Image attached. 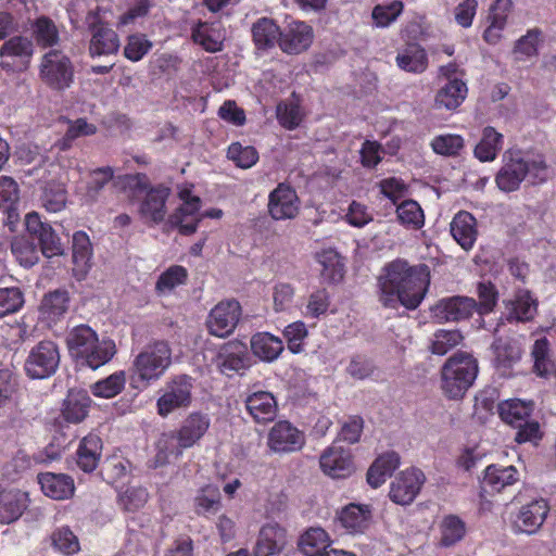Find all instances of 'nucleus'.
I'll return each instance as SVG.
<instances>
[{
	"label": "nucleus",
	"mask_w": 556,
	"mask_h": 556,
	"mask_svg": "<svg viewBox=\"0 0 556 556\" xmlns=\"http://www.w3.org/2000/svg\"><path fill=\"white\" fill-rule=\"evenodd\" d=\"M66 343L71 355L79 364L91 369L103 366L116 353L115 343L112 340L99 341L96 331L87 325L74 327L66 338Z\"/></svg>",
	"instance_id": "7ed1b4c3"
},
{
	"label": "nucleus",
	"mask_w": 556,
	"mask_h": 556,
	"mask_svg": "<svg viewBox=\"0 0 556 556\" xmlns=\"http://www.w3.org/2000/svg\"><path fill=\"white\" fill-rule=\"evenodd\" d=\"M477 294L479 303L476 312L480 316L491 313L498 300V292L495 286L490 281H481L477 286Z\"/></svg>",
	"instance_id": "0e129e2a"
},
{
	"label": "nucleus",
	"mask_w": 556,
	"mask_h": 556,
	"mask_svg": "<svg viewBox=\"0 0 556 556\" xmlns=\"http://www.w3.org/2000/svg\"><path fill=\"white\" fill-rule=\"evenodd\" d=\"M172 364V349L165 340L147 344L135 357L132 368L142 381L157 380Z\"/></svg>",
	"instance_id": "0eeeda50"
},
{
	"label": "nucleus",
	"mask_w": 556,
	"mask_h": 556,
	"mask_svg": "<svg viewBox=\"0 0 556 556\" xmlns=\"http://www.w3.org/2000/svg\"><path fill=\"white\" fill-rule=\"evenodd\" d=\"M400 465V456L395 452H389L379 456L367 471V482L372 488H378L383 484L388 477H391L393 471Z\"/></svg>",
	"instance_id": "72a5a7b5"
},
{
	"label": "nucleus",
	"mask_w": 556,
	"mask_h": 556,
	"mask_svg": "<svg viewBox=\"0 0 556 556\" xmlns=\"http://www.w3.org/2000/svg\"><path fill=\"white\" fill-rule=\"evenodd\" d=\"M182 204L169 215L168 223L172 227H177L184 236H190L198 229V224L202 216L199 215L200 198L191 195L189 190H182L179 193Z\"/></svg>",
	"instance_id": "2eb2a0df"
},
{
	"label": "nucleus",
	"mask_w": 556,
	"mask_h": 556,
	"mask_svg": "<svg viewBox=\"0 0 556 556\" xmlns=\"http://www.w3.org/2000/svg\"><path fill=\"white\" fill-rule=\"evenodd\" d=\"M27 507V494L18 491H2L0 493V522L10 523L18 519Z\"/></svg>",
	"instance_id": "473e14b6"
},
{
	"label": "nucleus",
	"mask_w": 556,
	"mask_h": 556,
	"mask_svg": "<svg viewBox=\"0 0 556 556\" xmlns=\"http://www.w3.org/2000/svg\"><path fill=\"white\" fill-rule=\"evenodd\" d=\"M450 230L464 250L472 249L478 236L477 220L472 214L466 211L458 212L450 224Z\"/></svg>",
	"instance_id": "bb28decb"
},
{
	"label": "nucleus",
	"mask_w": 556,
	"mask_h": 556,
	"mask_svg": "<svg viewBox=\"0 0 556 556\" xmlns=\"http://www.w3.org/2000/svg\"><path fill=\"white\" fill-rule=\"evenodd\" d=\"M114 179V169L111 166L99 167L90 172L86 195L91 201H97L101 190Z\"/></svg>",
	"instance_id": "bf43d9fd"
},
{
	"label": "nucleus",
	"mask_w": 556,
	"mask_h": 556,
	"mask_svg": "<svg viewBox=\"0 0 556 556\" xmlns=\"http://www.w3.org/2000/svg\"><path fill=\"white\" fill-rule=\"evenodd\" d=\"M188 278V271L180 265H173L162 273L156 281L155 290L159 293H166L176 287L185 285Z\"/></svg>",
	"instance_id": "603ef678"
},
{
	"label": "nucleus",
	"mask_w": 556,
	"mask_h": 556,
	"mask_svg": "<svg viewBox=\"0 0 556 556\" xmlns=\"http://www.w3.org/2000/svg\"><path fill=\"white\" fill-rule=\"evenodd\" d=\"M548 177L549 167L542 153L516 151L504 154V164L495 181L501 190L511 192L519 189L525 179L532 185H538L545 182Z\"/></svg>",
	"instance_id": "f03ea898"
},
{
	"label": "nucleus",
	"mask_w": 556,
	"mask_h": 556,
	"mask_svg": "<svg viewBox=\"0 0 556 556\" xmlns=\"http://www.w3.org/2000/svg\"><path fill=\"white\" fill-rule=\"evenodd\" d=\"M102 451V441L96 434L85 437L77 448V466L85 472L93 471L100 460Z\"/></svg>",
	"instance_id": "2f4dec72"
},
{
	"label": "nucleus",
	"mask_w": 556,
	"mask_h": 556,
	"mask_svg": "<svg viewBox=\"0 0 556 556\" xmlns=\"http://www.w3.org/2000/svg\"><path fill=\"white\" fill-rule=\"evenodd\" d=\"M299 546L303 555L329 556V536L321 528H311L302 534Z\"/></svg>",
	"instance_id": "ea45409f"
},
{
	"label": "nucleus",
	"mask_w": 556,
	"mask_h": 556,
	"mask_svg": "<svg viewBox=\"0 0 556 556\" xmlns=\"http://www.w3.org/2000/svg\"><path fill=\"white\" fill-rule=\"evenodd\" d=\"M313 41V29L304 22L291 23L280 35L279 47L289 54L305 51Z\"/></svg>",
	"instance_id": "5701e85b"
},
{
	"label": "nucleus",
	"mask_w": 556,
	"mask_h": 556,
	"mask_svg": "<svg viewBox=\"0 0 556 556\" xmlns=\"http://www.w3.org/2000/svg\"><path fill=\"white\" fill-rule=\"evenodd\" d=\"M396 64L406 72L422 73L428 66V56L419 45L409 43L397 53Z\"/></svg>",
	"instance_id": "4c0bfd02"
},
{
	"label": "nucleus",
	"mask_w": 556,
	"mask_h": 556,
	"mask_svg": "<svg viewBox=\"0 0 556 556\" xmlns=\"http://www.w3.org/2000/svg\"><path fill=\"white\" fill-rule=\"evenodd\" d=\"M215 363L219 371L226 376L230 377L235 372H239L249 366L247 345L238 340L223 344L216 355Z\"/></svg>",
	"instance_id": "6ab92c4d"
},
{
	"label": "nucleus",
	"mask_w": 556,
	"mask_h": 556,
	"mask_svg": "<svg viewBox=\"0 0 556 556\" xmlns=\"http://www.w3.org/2000/svg\"><path fill=\"white\" fill-rule=\"evenodd\" d=\"M148 492L141 486H128L118 496L119 506L126 511H136L144 506Z\"/></svg>",
	"instance_id": "774afa93"
},
{
	"label": "nucleus",
	"mask_w": 556,
	"mask_h": 556,
	"mask_svg": "<svg viewBox=\"0 0 556 556\" xmlns=\"http://www.w3.org/2000/svg\"><path fill=\"white\" fill-rule=\"evenodd\" d=\"M91 399L85 390H71L64 401L62 415L72 424L81 422L88 415Z\"/></svg>",
	"instance_id": "c756f323"
},
{
	"label": "nucleus",
	"mask_w": 556,
	"mask_h": 556,
	"mask_svg": "<svg viewBox=\"0 0 556 556\" xmlns=\"http://www.w3.org/2000/svg\"><path fill=\"white\" fill-rule=\"evenodd\" d=\"M191 37L205 51L214 53L223 50L226 30L220 22H199L192 28Z\"/></svg>",
	"instance_id": "393cba45"
},
{
	"label": "nucleus",
	"mask_w": 556,
	"mask_h": 556,
	"mask_svg": "<svg viewBox=\"0 0 556 556\" xmlns=\"http://www.w3.org/2000/svg\"><path fill=\"white\" fill-rule=\"evenodd\" d=\"M60 364V352L55 342L43 340L37 343L25 361V371L33 379H45L55 372Z\"/></svg>",
	"instance_id": "9d476101"
},
{
	"label": "nucleus",
	"mask_w": 556,
	"mask_h": 556,
	"mask_svg": "<svg viewBox=\"0 0 556 556\" xmlns=\"http://www.w3.org/2000/svg\"><path fill=\"white\" fill-rule=\"evenodd\" d=\"M227 157L235 162L240 168H250L258 161V152L252 146H242L240 142H233L229 146Z\"/></svg>",
	"instance_id": "4d7b16f0"
},
{
	"label": "nucleus",
	"mask_w": 556,
	"mask_h": 556,
	"mask_svg": "<svg viewBox=\"0 0 556 556\" xmlns=\"http://www.w3.org/2000/svg\"><path fill=\"white\" fill-rule=\"evenodd\" d=\"M210 418L205 414L192 413L182 422L177 433H164L159 442L157 457L166 458L168 454H181V448L191 447L207 431Z\"/></svg>",
	"instance_id": "423d86ee"
},
{
	"label": "nucleus",
	"mask_w": 556,
	"mask_h": 556,
	"mask_svg": "<svg viewBox=\"0 0 556 556\" xmlns=\"http://www.w3.org/2000/svg\"><path fill=\"white\" fill-rule=\"evenodd\" d=\"M52 546L64 555L76 554L80 549L79 541L68 527L54 530L51 534Z\"/></svg>",
	"instance_id": "5fc2aeb1"
},
{
	"label": "nucleus",
	"mask_w": 556,
	"mask_h": 556,
	"mask_svg": "<svg viewBox=\"0 0 556 556\" xmlns=\"http://www.w3.org/2000/svg\"><path fill=\"white\" fill-rule=\"evenodd\" d=\"M466 533L465 522L455 515L446 516L441 523V540L443 546H452L459 542Z\"/></svg>",
	"instance_id": "3c124183"
},
{
	"label": "nucleus",
	"mask_w": 556,
	"mask_h": 556,
	"mask_svg": "<svg viewBox=\"0 0 556 556\" xmlns=\"http://www.w3.org/2000/svg\"><path fill=\"white\" fill-rule=\"evenodd\" d=\"M478 303L473 298L454 295L440 300L435 307V316L445 321L468 319L477 311Z\"/></svg>",
	"instance_id": "aec40b11"
},
{
	"label": "nucleus",
	"mask_w": 556,
	"mask_h": 556,
	"mask_svg": "<svg viewBox=\"0 0 556 556\" xmlns=\"http://www.w3.org/2000/svg\"><path fill=\"white\" fill-rule=\"evenodd\" d=\"M12 254L24 267H31L39 261V252L34 244L26 238H15L11 243Z\"/></svg>",
	"instance_id": "864d4df0"
},
{
	"label": "nucleus",
	"mask_w": 556,
	"mask_h": 556,
	"mask_svg": "<svg viewBox=\"0 0 556 556\" xmlns=\"http://www.w3.org/2000/svg\"><path fill=\"white\" fill-rule=\"evenodd\" d=\"M304 442L301 431L289 421H279L270 429L267 445L275 453H292L301 450Z\"/></svg>",
	"instance_id": "a211bd4d"
},
{
	"label": "nucleus",
	"mask_w": 556,
	"mask_h": 556,
	"mask_svg": "<svg viewBox=\"0 0 556 556\" xmlns=\"http://www.w3.org/2000/svg\"><path fill=\"white\" fill-rule=\"evenodd\" d=\"M42 205L47 211L56 213L64 208L66 190L62 184L49 182L45 186L41 195Z\"/></svg>",
	"instance_id": "13d9d810"
},
{
	"label": "nucleus",
	"mask_w": 556,
	"mask_h": 556,
	"mask_svg": "<svg viewBox=\"0 0 556 556\" xmlns=\"http://www.w3.org/2000/svg\"><path fill=\"white\" fill-rule=\"evenodd\" d=\"M71 295L64 289H55L46 293L39 304L38 312L40 318L49 326L56 324L64 318L70 309Z\"/></svg>",
	"instance_id": "412c9836"
},
{
	"label": "nucleus",
	"mask_w": 556,
	"mask_h": 556,
	"mask_svg": "<svg viewBox=\"0 0 556 556\" xmlns=\"http://www.w3.org/2000/svg\"><path fill=\"white\" fill-rule=\"evenodd\" d=\"M92 257V245L88 235L76 231L73 235V262L80 271H87Z\"/></svg>",
	"instance_id": "de8ad7c7"
},
{
	"label": "nucleus",
	"mask_w": 556,
	"mask_h": 556,
	"mask_svg": "<svg viewBox=\"0 0 556 556\" xmlns=\"http://www.w3.org/2000/svg\"><path fill=\"white\" fill-rule=\"evenodd\" d=\"M371 511L367 505L350 504L340 514L342 526L350 532H363L369 525Z\"/></svg>",
	"instance_id": "58836bf2"
},
{
	"label": "nucleus",
	"mask_w": 556,
	"mask_h": 556,
	"mask_svg": "<svg viewBox=\"0 0 556 556\" xmlns=\"http://www.w3.org/2000/svg\"><path fill=\"white\" fill-rule=\"evenodd\" d=\"M464 337L458 330L439 329L433 333L429 350L432 354L445 355L458 346Z\"/></svg>",
	"instance_id": "8fccbe9b"
},
{
	"label": "nucleus",
	"mask_w": 556,
	"mask_h": 556,
	"mask_svg": "<svg viewBox=\"0 0 556 556\" xmlns=\"http://www.w3.org/2000/svg\"><path fill=\"white\" fill-rule=\"evenodd\" d=\"M96 130L97 127L93 124L87 123L84 118H78L70 124L64 137L56 142V146L60 150H67L76 138L93 135Z\"/></svg>",
	"instance_id": "69168bd1"
},
{
	"label": "nucleus",
	"mask_w": 556,
	"mask_h": 556,
	"mask_svg": "<svg viewBox=\"0 0 556 556\" xmlns=\"http://www.w3.org/2000/svg\"><path fill=\"white\" fill-rule=\"evenodd\" d=\"M467 92V85L462 79H451L438 91L435 96V104L439 108L454 110L463 103Z\"/></svg>",
	"instance_id": "e433bc0d"
},
{
	"label": "nucleus",
	"mask_w": 556,
	"mask_h": 556,
	"mask_svg": "<svg viewBox=\"0 0 556 556\" xmlns=\"http://www.w3.org/2000/svg\"><path fill=\"white\" fill-rule=\"evenodd\" d=\"M431 147L437 154L455 156L464 148V139L459 135H440L432 140Z\"/></svg>",
	"instance_id": "338daca9"
},
{
	"label": "nucleus",
	"mask_w": 556,
	"mask_h": 556,
	"mask_svg": "<svg viewBox=\"0 0 556 556\" xmlns=\"http://www.w3.org/2000/svg\"><path fill=\"white\" fill-rule=\"evenodd\" d=\"M549 507L543 498L523 505L519 511L516 527L525 533H535L543 525Z\"/></svg>",
	"instance_id": "cd10ccee"
},
{
	"label": "nucleus",
	"mask_w": 556,
	"mask_h": 556,
	"mask_svg": "<svg viewBox=\"0 0 556 556\" xmlns=\"http://www.w3.org/2000/svg\"><path fill=\"white\" fill-rule=\"evenodd\" d=\"M39 77L50 89L63 91L74 81V65L63 51L51 49L41 58Z\"/></svg>",
	"instance_id": "6e6552de"
},
{
	"label": "nucleus",
	"mask_w": 556,
	"mask_h": 556,
	"mask_svg": "<svg viewBox=\"0 0 556 556\" xmlns=\"http://www.w3.org/2000/svg\"><path fill=\"white\" fill-rule=\"evenodd\" d=\"M494 362L498 369L505 374L521 358L522 350L518 340L513 338H498L493 343Z\"/></svg>",
	"instance_id": "7c9ffc66"
},
{
	"label": "nucleus",
	"mask_w": 556,
	"mask_h": 556,
	"mask_svg": "<svg viewBox=\"0 0 556 556\" xmlns=\"http://www.w3.org/2000/svg\"><path fill=\"white\" fill-rule=\"evenodd\" d=\"M251 350L262 361L273 362L283 351V343L279 338L268 332H260L252 337Z\"/></svg>",
	"instance_id": "f704fd0d"
},
{
	"label": "nucleus",
	"mask_w": 556,
	"mask_h": 556,
	"mask_svg": "<svg viewBox=\"0 0 556 556\" xmlns=\"http://www.w3.org/2000/svg\"><path fill=\"white\" fill-rule=\"evenodd\" d=\"M125 383L126 376L125 372L121 370L91 384L90 391L97 397L112 399L123 391Z\"/></svg>",
	"instance_id": "49530a36"
},
{
	"label": "nucleus",
	"mask_w": 556,
	"mask_h": 556,
	"mask_svg": "<svg viewBox=\"0 0 556 556\" xmlns=\"http://www.w3.org/2000/svg\"><path fill=\"white\" fill-rule=\"evenodd\" d=\"M33 35L40 48H52L60 41L59 30L54 22L47 17H38L33 24Z\"/></svg>",
	"instance_id": "a18cd8bd"
},
{
	"label": "nucleus",
	"mask_w": 556,
	"mask_h": 556,
	"mask_svg": "<svg viewBox=\"0 0 556 556\" xmlns=\"http://www.w3.org/2000/svg\"><path fill=\"white\" fill-rule=\"evenodd\" d=\"M503 146V135L493 127L483 129L482 138L475 148V155L482 162L493 161Z\"/></svg>",
	"instance_id": "79ce46f5"
},
{
	"label": "nucleus",
	"mask_w": 556,
	"mask_h": 556,
	"mask_svg": "<svg viewBox=\"0 0 556 556\" xmlns=\"http://www.w3.org/2000/svg\"><path fill=\"white\" fill-rule=\"evenodd\" d=\"M244 404L247 412L255 422L266 424L273 421L277 415V402L270 392H253L245 397Z\"/></svg>",
	"instance_id": "b1692460"
},
{
	"label": "nucleus",
	"mask_w": 556,
	"mask_h": 556,
	"mask_svg": "<svg viewBox=\"0 0 556 556\" xmlns=\"http://www.w3.org/2000/svg\"><path fill=\"white\" fill-rule=\"evenodd\" d=\"M193 388V379L187 375H178L167 381L156 403L159 415L166 417L177 409L189 407Z\"/></svg>",
	"instance_id": "1a4fd4ad"
},
{
	"label": "nucleus",
	"mask_w": 556,
	"mask_h": 556,
	"mask_svg": "<svg viewBox=\"0 0 556 556\" xmlns=\"http://www.w3.org/2000/svg\"><path fill=\"white\" fill-rule=\"evenodd\" d=\"M301 201L296 191L281 182L268 195V213L275 220L293 219L300 212Z\"/></svg>",
	"instance_id": "4468645a"
},
{
	"label": "nucleus",
	"mask_w": 556,
	"mask_h": 556,
	"mask_svg": "<svg viewBox=\"0 0 556 556\" xmlns=\"http://www.w3.org/2000/svg\"><path fill=\"white\" fill-rule=\"evenodd\" d=\"M533 410L532 402H523L520 400H509L498 405V413L503 421L511 426L523 422L528 419Z\"/></svg>",
	"instance_id": "37998d69"
},
{
	"label": "nucleus",
	"mask_w": 556,
	"mask_h": 556,
	"mask_svg": "<svg viewBox=\"0 0 556 556\" xmlns=\"http://www.w3.org/2000/svg\"><path fill=\"white\" fill-rule=\"evenodd\" d=\"M153 47L143 34H134L128 36L127 43L124 48V55L126 59L138 62L140 61Z\"/></svg>",
	"instance_id": "680f3d73"
},
{
	"label": "nucleus",
	"mask_w": 556,
	"mask_h": 556,
	"mask_svg": "<svg viewBox=\"0 0 556 556\" xmlns=\"http://www.w3.org/2000/svg\"><path fill=\"white\" fill-rule=\"evenodd\" d=\"M318 263L323 266L321 276L336 283L344 277V263L341 256L332 249L324 250L317 255Z\"/></svg>",
	"instance_id": "c03bdc74"
},
{
	"label": "nucleus",
	"mask_w": 556,
	"mask_h": 556,
	"mask_svg": "<svg viewBox=\"0 0 556 556\" xmlns=\"http://www.w3.org/2000/svg\"><path fill=\"white\" fill-rule=\"evenodd\" d=\"M24 302V293L18 287L0 288V318L18 312Z\"/></svg>",
	"instance_id": "6e6d98bb"
},
{
	"label": "nucleus",
	"mask_w": 556,
	"mask_h": 556,
	"mask_svg": "<svg viewBox=\"0 0 556 556\" xmlns=\"http://www.w3.org/2000/svg\"><path fill=\"white\" fill-rule=\"evenodd\" d=\"M549 342L546 338L535 340L531 355L534 361V371L540 377H546L549 374Z\"/></svg>",
	"instance_id": "e2e57ef3"
},
{
	"label": "nucleus",
	"mask_w": 556,
	"mask_h": 556,
	"mask_svg": "<svg viewBox=\"0 0 556 556\" xmlns=\"http://www.w3.org/2000/svg\"><path fill=\"white\" fill-rule=\"evenodd\" d=\"M323 471L336 479L346 478L354 471V466L349 450L332 445L320 456Z\"/></svg>",
	"instance_id": "4be33fe9"
},
{
	"label": "nucleus",
	"mask_w": 556,
	"mask_h": 556,
	"mask_svg": "<svg viewBox=\"0 0 556 556\" xmlns=\"http://www.w3.org/2000/svg\"><path fill=\"white\" fill-rule=\"evenodd\" d=\"M479 371L477 359L468 352H457L441 368V389L452 400L462 399Z\"/></svg>",
	"instance_id": "20e7f679"
},
{
	"label": "nucleus",
	"mask_w": 556,
	"mask_h": 556,
	"mask_svg": "<svg viewBox=\"0 0 556 556\" xmlns=\"http://www.w3.org/2000/svg\"><path fill=\"white\" fill-rule=\"evenodd\" d=\"M430 286V268L427 264L410 265L404 258L387 263L378 276L379 301L384 307L416 309Z\"/></svg>",
	"instance_id": "f257e3e1"
},
{
	"label": "nucleus",
	"mask_w": 556,
	"mask_h": 556,
	"mask_svg": "<svg viewBox=\"0 0 556 556\" xmlns=\"http://www.w3.org/2000/svg\"><path fill=\"white\" fill-rule=\"evenodd\" d=\"M426 477L420 469H406L391 483L390 500L399 505H408L420 492Z\"/></svg>",
	"instance_id": "f3484780"
},
{
	"label": "nucleus",
	"mask_w": 556,
	"mask_h": 556,
	"mask_svg": "<svg viewBox=\"0 0 556 556\" xmlns=\"http://www.w3.org/2000/svg\"><path fill=\"white\" fill-rule=\"evenodd\" d=\"M115 185H122L131 189L136 194L146 192L139 208V213L147 222L159 224L164 220L166 215V200L170 194V189L164 185H157L150 188V182L144 174L118 176Z\"/></svg>",
	"instance_id": "39448f33"
},
{
	"label": "nucleus",
	"mask_w": 556,
	"mask_h": 556,
	"mask_svg": "<svg viewBox=\"0 0 556 556\" xmlns=\"http://www.w3.org/2000/svg\"><path fill=\"white\" fill-rule=\"evenodd\" d=\"M197 511L202 515H214L220 508V493L216 486L207 485L195 497Z\"/></svg>",
	"instance_id": "052dcab7"
},
{
	"label": "nucleus",
	"mask_w": 556,
	"mask_h": 556,
	"mask_svg": "<svg viewBox=\"0 0 556 556\" xmlns=\"http://www.w3.org/2000/svg\"><path fill=\"white\" fill-rule=\"evenodd\" d=\"M280 28L268 17L257 20L252 26V37L257 49H270L280 40Z\"/></svg>",
	"instance_id": "c9c22d12"
},
{
	"label": "nucleus",
	"mask_w": 556,
	"mask_h": 556,
	"mask_svg": "<svg viewBox=\"0 0 556 556\" xmlns=\"http://www.w3.org/2000/svg\"><path fill=\"white\" fill-rule=\"evenodd\" d=\"M396 216L402 225L419 229L425 224L424 211L415 200H405L396 207Z\"/></svg>",
	"instance_id": "09e8293b"
},
{
	"label": "nucleus",
	"mask_w": 556,
	"mask_h": 556,
	"mask_svg": "<svg viewBox=\"0 0 556 556\" xmlns=\"http://www.w3.org/2000/svg\"><path fill=\"white\" fill-rule=\"evenodd\" d=\"M504 318L508 323H529L538 315L539 301L527 289H517L510 299L503 301Z\"/></svg>",
	"instance_id": "dca6fc26"
},
{
	"label": "nucleus",
	"mask_w": 556,
	"mask_h": 556,
	"mask_svg": "<svg viewBox=\"0 0 556 556\" xmlns=\"http://www.w3.org/2000/svg\"><path fill=\"white\" fill-rule=\"evenodd\" d=\"M35 52L33 40L13 36L0 48V67L5 72L22 73L28 70Z\"/></svg>",
	"instance_id": "9b49d317"
},
{
	"label": "nucleus",
	"mask_w": 556,
	"mask_h": 556,
	"mask_svg": "<svg viewBox=\"0 0 556 556\" xmlns=\"http://www.w3.org/2000/svg\"><path fill=\"white\" fill-rule=\"evenodd\" d=\"M287 543L286 530L277 523L262 527L254 547L255 556H270L279 553Z\"/></svg>",
	"instance_id": "a878e982"
},
{
	"label": "nucleus",
	"mask_w": 556,
	"mask_h": 556,
	"mask_svg": "<svg viewBox=\"0 0 556 556\" xmlns=\"http://www.w3.org/2000/svg\"><path fill=\"white\" fill-rule=\"evenodd\" d=\"M85 23L91 33L89 52L91 56L114 54L118 51L119 39L115 30L102 23L98 13L90 11Z\"/></svg>",
	"instance_id": "f8f14e48"
},
{
	"label": "nucleus",
	"mask_w": 556,
	"mask_h": 556,
	"mask_svg": "<svg viewBox=\"0 0 556 556\" xmlns=\"http://www.w3.org/2000/svg\"><path fill=\"white\" fill-rule=\"evenodd\" d=\"M518 473L514 466L500 467L490 465L486 467L483 478L484 485L491 488L492 491L501 492L506 486L516 483Z\"/></svg>",
	"instance_id": "a19ab883"
},
{
	"label": "nucleus",
	"mask_w": 556,
	"mask_h": 556,
	"mask_svg": "<svg viewBox=\"0 0 556 556\" xmlns=\"http://www.w3.org/2000/svg\"><path fill=\"white\" fill-rule=\"evenodd\" d=\"M241 316L238 301H222L215 305L206 319V327L212 336L226 338L233 332Z\"/></svg>",
	"instance_id": "ddd939ff"
},
{
	"label": "nucleus",
	"mask_w": 556,
	"mask_h": 556,
	"mask_svg": "<svg viewBox=\"0 0 556 556\" xmlns=\"http://www.w3.org/2000/svg\"><path fill=\"white\" fill-rule=\"evenodd\" d=\"M38 481L45 495L53 500H65L73 495L75 486L73 479L64 473L43 472Z\"/></svg>",
	"instance_id": "c85d7f7f"
}]
</instances>
